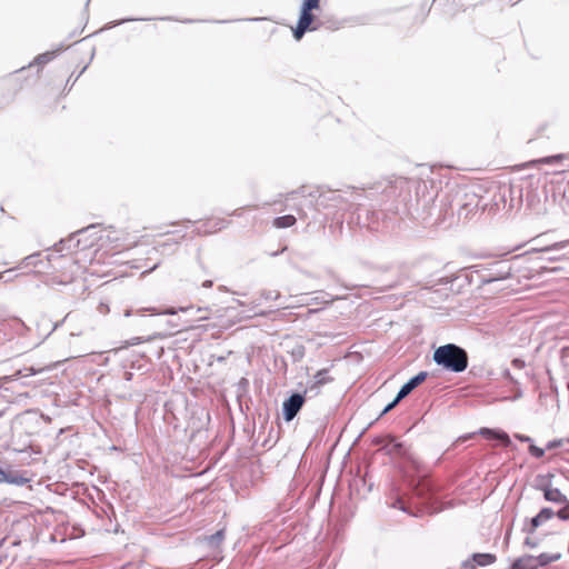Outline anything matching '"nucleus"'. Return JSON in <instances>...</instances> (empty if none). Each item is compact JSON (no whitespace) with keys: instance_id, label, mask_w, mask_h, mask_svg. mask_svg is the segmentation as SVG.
I'll return each mask as SVG.
<instances>
[{"instance_id":"31","label":"nucleus","mask_w":569,"mask_h":569,"mask_svg":"<svg viewBox=\"0 0 569 569\" xmlns=\"http://www.w3.org/2000/svg\"><path fill=\"white\" fill-rule=\"evenodd\" d=\"M178 244V241H173V242H170L169 240L168 241H164L162 243H159L157 249L161 252V253H164L167 248L168 247H171V246H177Z\"/></svg>"},{"instance_id":"20","label":"nucleus","mask_w":569,"mask_h":569,"mask_svg":"<svg viewBox=\"0 0 569 569\" xmlns=\"http://www.w3.org/2000/svg\"><path fill=\"white\" fill-rule=\"evenodd\" d=\"M167 337H168V335H164V333H154L152 336H149L147 339H143L141 337H134V338H131L129 341H127V346H137L142 342H149V341H152L156 339H164Z\"/></svg>"},{"instance_id":"2","label":"nucleus","mask_w":569,"mask_h":569,"mask_svg":"<svg viewBox=\"0 0 569 569\" xmlns=\"http://www.w3.org/2000/svg\"><path fill=\"white\" fill-rule=\"evenodd\" d=\"M433 361L448 371L459 373L468 367V353L463 348L448 343L435 350Z\"/></svg>"},{"instance_id":"24","label":"nucleus","mask_w":569,"mask_h":569,"mask_svg":"<svg viewBox=\"0 0 569 569\" xmlns=\"http://www.w3.org/2000/svg\"><path fill=\"white\" fill-rule=\"evenodd\" d=\"M54 57V52H44V53H41L39 54L36 59H34V63L37 64H46L48 63L50 60H52Z\"/></svg>"},{"instance_id":"25","label":"nucleus","mask_w":569,"mask_h":569,"mask_svg":"<svg viewBox=\"0 0 569 569\" xmlns=\"http://www.w3.org/2000/svg\"><path fill=\"white\" fill-rule=\"evenodd\" d=\"M556 512L551 508H542L540 512L537 515L542 522H546L547 520L551 519Z\"/></svg>"},{"instance_id":"15","label":"nucleus","mask_w":569,"mask_h":569,"mask_svg":"<svg viewBox=\"0 0 569 569\" xmlns=\"http://www.w3.org/2000/svg\"><path fill=\"white\" fill-rule=\"evenodd\" d=\"M561 558L560 552L548 553L543 552L536 557V567H546L551 562L558 561Z\"/></svg>"},{"instance_id":"9","label":"nucleus","mask_w":569,"mask_h":569,"mask_svg":"<svg viewBox=\"0 0 569 569\" xmlns=\"http://www.w3.org/2000/svg\"><path fill=\"white\" fill-rule=\"evenodd\" d=\"M44 371L43 367H24L14 371L12 375L0 377V389L3 388L4 383L13 382L19 379L28 378Z\"/></svg>"},{"instance_id":"39","label":"nucleus","mask_w":569,"mask_h":569,"mask_svg":"<svg viewBox=\"0 0 569 569\" xmlns=\"http://www.w3.org/2000/svg\"><path fill=\"white\" fill-rule=\"evenodd\" d=\"M178 312L177 309L174 308H168L166 309L164 311H161L160 313H163V315H176Z\"/></svg>"},{"instance_id":"6","label":"nucleus","mask_w":569,"mask_h":569,"mask_svg":"<svg viewBox=\"0 0 569 569\" xmlns=\"http://www.w3.org/2000/svg\"><path fill=\"white\" fill-rule=\"evenodd\" d=\"M313 19L312 10L301 7L298 23L293 29V37L297 40H300L308 30L313 31L317 29L316 27H311Z\"/></svg>"},{"instance_id":"10","label":"nucleus","mask_w":569,"mask_h":569,"mask_svg":"<svg viewBox=\"0 0 569 569\" xmlns=\"http://www.w3.org/2000/svg\"><path fill=\"white\" fill-rule=\"evenodd\" d=\"M347 199L340 191H328L319 196L318 204L322 207L343 208Z\"/></svg>"},{"instance_id":"26","label":"nucleus","mask_w":569,"mask_h":569,"mask_svg":"<svg viewBox=\"0 0 569 569\" xmlns=\"http://www.w3.org/2000/svg\"><path fill=\"white\" fill-rule=\"evenodd\" d=\"M529 452H530L531 456H533L537 459H540V458H542L545 456V449L539 448V447H537L535 445H530L529 446Z\"/></svg>"},{"instance_id":"47","label":"nucleus","mask_w":569,"mask_h":569,"mask_svg":"<svg viewBox=\"0 0 569 569\" xmlns=\"http://www.w3.org/2000/svg\"><path fill=\"white\" fill-rule=\"evenodd\" d=\"M69 318H70V313H68V315H67V316L61 320V323H62V322H64V321H67V320H69Z\"/></svg>"},{"instance_id":"45","label":"nucleus","mask_w":569,"mask_h":569,"mask_svg":"<svg viewBox=\"0 0 569 569\" xmlns=\"http://www.w3.org/2000/svg\"><path fill=\"white\" fill-rule=\"evenodd\" d=\"M132 20L133 19H122V20L118 21L117 24H121V23H124L127 21H132ZM113 26H116V23Z\"/></svg>"},{"instance_id":"23","label":"nucleus","mask_w":569,"mask_h":569,"mask_svg":"<svg viewBox=\"0 0 569 569\" xmlns=\"http://www.w3.org/2000/svg\"><path fill=\"white\" fill-rule=\"evenodd\" d=\"M569 248V239L555 242L553 244L546 247L543 251H558Z\"/></svg>"},{"instance_id":"43","label":"nucleus","mask_w":569,"mask_h":569,"mask_svg":"<svg viewBox=\"0 0 569 569\" xmlns=\"http://www.w3.org/2000/svg\"><path fill=\"white\" fill-rule=\"evenodd\" d=\"M212 286V281L211 280H206L203 283H202V287L204 288H210Z\"/></svg>"},{"instance_id":"8","label":"nucleus","mask_w":569,"mask_h":569,"mask_svg":"<svg viewBox=\"0 0 569 569\" xmlns=\"http://www.w3.org/2000/svg\"><path fill=\"white\" fill-rule=\"evenodd\" d=\"M493 553H473L470 558L461 562V569H476L477 567H486L496 561Z\"/></svg>"},{"instance_id":"48","label":"nucleus","mask_w":569,"mask_h":569,"mask_svg":"<svg viewBox=\"0 0 569 569\" xmlns=\"http://www.w3.org/2000/svg\"><path fill=\"white\" fill-rule=\"evenodd\" d=\"M124 316H126V317H130V316H131V310H127V311L124 312Z\"/></svg>"},{"instance_id":"42","label":"nucleus","mask_w":569,"mask_h":569,"mask_svg":"<svg viewBox=\"0 0 569 569\" xmlns=\"http://www.w3.org/2000/svg\"><path fill=\"white\" fill-rule=\"evenodd\" d=\"M522 397V391L519 389L516 395L513 396L512 400L519 399Z\"/></svg>"},{"instance_id":"28","label":"nucleus","mask_w":569,"mask_h":569,"mask_svg":"<svg viewBox=\"0 0 569 569\" xmlns=\"http://www.w3.org/2000/svg\"><path fill=\"white\" fill-rule=\"evenodd\" d=\"M561 520H568L569 519V502L563 506L561 509H559L556 513Z\"/></svg>"},{"instance_id":"46","label":"nucleus","mask_w":569,"mask_h":569,"mask_svg":"<svg viewBox=\"0 0 569 569\" xmlns=\"http://www.w3.org/2000/svg\"><path fill=\"white\" fill-rule=\"evenodd\" d=\"M191 309H192V307H186V308L181 307V308H179L180 311H188V310H191Z\"/></svg>"},{"instance_id":"14","label":"nucleus","mask_w":569,"mask_h":569,"mask_svg":"<svg viewBox=\"0 0 569 569\" xmlns=\"http://www.w3.org/2000/svg\"><path fill=\"white\" fill-rule=\"evenodd\" d=\"M466 198H468V201L463 202L460 206V209L458 211V214L459 216L465 214V218H467L469 216V213H471L478 206V199H477L476 194H471V196L466 194Z\"/></svg>"},{"instance_id":"3","label":"nucleus","mask_w":569,"mask_h":569,"mask_svg":"<svg viewBox=\"0 0 569 569\" xmlns=\"http://www.w3.org/2000/svg\"><path fill=\"white\" fill-rule=\"evenodd\" d=\"M421 182L403 177H395L386 180L383 196L397 202L407 204L412 199V191L419 189Z\"/></svg>"},{"instance_id":"18","label":"nucleus","mask_w":569,"mask_h":569,"mask_svg":"<svg viewBox=\"0 0 569 569\" xmlns=\"http://www.w3.org/2000/svg\"><path fill=\"white\" fill-rule=\"evenodd\" d=\"M223 540L224 529H220L216 533L206 538V541L210 548H219Z\"/></svg>"},{"instance_id":"13","label":"nucleus","mask_w":569,"mask_h":569,"mask_svg":"<svg viewBox=\"0 0 569 569\" xmlns=\"http://www.w3.org/2000/svg\"><path fill=\"white\" fill-rule=\"evenodd\" d=\"M511 569H537L536 557L531 555L522 556L512 562Z\"/></svg>"},{"instance_id":"1","label":"nucleus","mask_w":569,"mask_h":569,"mask_svg":"<svg viewBox=\"0 0 569 569\" xmlns=\"http://www.w3.org/2000/svg\"><path fill=\"white\" fill-rule=\"evenodd\" d=\"M99 232H101L99 226L91 224L76 231L68 239L60 240L59 243L54 244V250L47 256L48 262L51 264L52 269L58 270L59 268H64L66 263L73 267L76 262L61 252L63 250H86L96 246L98 240L101 239Z\"/></svg>"},{"instance_id":"17","label":"nucleus","mask_w":569,"mask_h":569,"mask_svg":"<svg viewBox=\"0 0 569 569\" xmlns=\"http://www.w3.org/2000/svg\"><path fill=\"white\" fill-rule=\"evenodd\" d=\"M297 219L292 214L278 217L273 220V226L278 229L289 228L296 223Z\"/></svg>"},{"instance_id":"30","label":"nucleus","mask_w":569,"mask_h":569,"mask_svg":"<svg viewBox=\"0 0 569 569\" xmlns=\"http://www.w3.org/2000/svg\"><path fill=\"white\" fill-rule=\"evenodd\" d=\"M401 400H398V396L390 402L388 403L385 409L382 410V412L380 413V417L388 413L389 411H391Z\"/></svg>"},{"instance_id":"37","label":"nucleus","mask_w":569,"mask_h":569,"mask_svg":"<svg viewBox=\"0 0 569 569\" xmlns=\"http://www.w3.org/2000/svg\"><path fill=\"white\" fill-rule=\"evenodd\" d=\"M525 545L530 548H536L538 546V542L536 540H532L531 538H526Z\"/></svg>"},{"instance_id":"40","label":"nucleus","mask_w":569,"mask_h":569,"mask_svg":"<svg viewBox=\"0 0 569 569\" xmlns=\"http://www.w3.org/2000/svg\"><path fill=\"white\" fill-rule=\"evenodd\" d=\"M503 376H505L506 378H508L511 382H513V383H516V385L518 383V381H516V380L513 379V377L510 375V371H509V370H506V371L503 372Z\"/></svg>"},{"instance_id":"16","label":"nucleus","mask_w":569,"mask_h":569,"mask_svg":"<svg viewBox=\"0 0 569 569\" xmlns=\"http://www.w3.org/2000/svg\"><path fill=\"white\" fill-rule=\"evenodd\" d=\"M545 499L551 502H563L566 501V497L561 493V491L557 488H545L543 490Z\"/></svg>"},{"instance_id":"33","label":"nucleus","mask_w":569,"mask_h":569,"mask_svg":"<svg viewBox=\"0 0 569 569\" xmlns=\"http://www.w3.org/2000/svg\"><path fill=\"white\" fill-rule=\"evenodd\" d=\"M387 439H388V436L376 437V438H373L372 443L376 446H380V448H381L386 443Z\"/></svg>"},{"instance_id":"21","label":"nucleus","mask_w":569,"mask_h":569,"mask_svg":"<svg viewBox=\"0 0 569 569\" xmlns=\"http://www.w3.org/2000/svg\"><path fill=\"white\" fill-rule=\"evenodd\" d=\"M328 373H329V371L327 369L319 370L313 376V387H320V386H323L325 383L331 381V378L329 377Z\"/></svg>"},{"instance_id":"38","label":"nucleus","mask_w":569,"mask_h":569,"mask_svg":"<svg viewBox=\"0 0 569 569\" xmlns=\"http://www.w3.org/2000/svg\"><path fill=\"white\" fill-rule=\"evenodd\" d=\"M219 224L220 226H218V222H216L213 229L204 230L203 232L207 233V232H213V231H217V230H221L223 228V224H222V222H219Z\"/></svg>"},{"instance_id":"44","label":"nucleus","mask_w":569,"mask_h":569,"mask_svg":"<svg viewBox=\"0 0 569 569\" xmlns=\"http://www.w3.org/2000/svg\"><path fill=\"white\" fill-rule=\"evenodd\" d=\"M28 397H29L28 392L19 393V395H18V400H17V401H20V399H21V398H28Z\"/></svg>"},{"instance_id":"49","label":"nucleus","mask_w":569,"mask_h":569,"mask_svg":"<svg viewBox=\"0 0 569 569\" xmlns=\"http://www.w3.org/2000/svg\"><path fill=\"white\" fill-rule=\"evenodd\" d=\"M204 319H208V317L207 316L199 317V320H204Z\"/></svg>"},{"instance_id":"4","label":"nucleus","mask_w":569,"mask_h":569,"mask_svg":"<svg viewBox=\"0 0 569 569\" xmlns=\"http://www.w3.org/2000/svg\"><path fill=\"white\" fill-rule=\"evenodd\" d=\"M388 456L400 457L412 465L415 469H419V461L410 451L409 447L405 442L397 441L392 436H388L386 443L380 448Z\"/></svg>"},{"instance_id":"22","label":"nucleus","mask_w":569,"mask_h":569,"mask_svg":"<svg viewBox=\"0 0 569 569\" xmlns=\"http://www.w3.org/2000/svg\"><path fill=\"white\" fill-rule=\"evenodd\" d=\"M567 158H568L567 154L559 153V154L541 158V159L537 160L536 162L546 163V164H558L563 159H567Z\"/></svg>"},{"instance_id":"36","label":"nucleus","mask_w":569,"mask_h":569,"mask_svg":"<svg viewBox=\"0 0 569 569\" xmlns=\"http://www.w3.org/2000/svg\"><path fill=\"white\" fill-rule=\"evenodd\" d=\"M515 437L520 440L521 442H531V438L529 436H525V435H515Z\"/></svg>"},{"instance_id":"19","label":"nucleus","mask_w":569,"mask_h":569,"mask_svg":"<svg viewBox=\"0 0 569 569\" xmlns=\"http://www.w3.org/2000/svg\"><path fill=\"white\" fill-rule=\"evenodd\" d=\"M547 450H555V449H563L566 451H569V437L562 438V439H555L546 445Z\"/></svg>"},{"instance_id":"32","label":"nucleus","mask_w":569,"mask_h":569,"mask_svg":"<svg viewBox=\"0 0 569 569\" xmlns=\"http://www.w3.org/2000/svg\"><path fill=\"white\" fill-rule=\"evenodd\" d=\"M39 258V254H31L26 258L27 266H34L37 267V260Z\"/></svg>"},{"instance_id":"34","label":"nucleus","mask_w":569,"mask_h":569,"mask_svg":"<svg viewBox=\"0 0 569 569\" xmlns=\"http://www.w3.org/2000/svg\"><path fill=\"white\" fill-rule=\"evenodd\" d=\"M511 363H512V367L516 369H522L526 366L525 361L521 359H518V358L513 359Z\"/></svg>"},{"instance_id":"7","label":"nucleus","mask_w":569,"mask_h":569,"mask_svg":"<svg viewBox=\"0 0 569 569\" xmlns=\"http://www.w3.org/2000/svg\"><path fill=\"white\" fill-rule=\"evenodd\" d=\"M305 403V397L301 393H292L283 401L282 412L286 421H291L300 411Z\"/></svg>"},{"instance_id":"29","label":"nucleus","mask_w":569,"mask_h":569,"mask_svg":"<svg viewBox=\"0 0 569 569\" xmlns=\"http://www.w3.org/2000/svg\"><path fill=\"white\" fill-rule=\"evenodd\" d=\"M543 522L541 521V519L538 516H535L530 521V528L528 529V532L533 533L535 530Z\"/></svg>"},{"instance_id":"41","label":"nucleus","mask_w":569,"mask_h":569,"mask_svg":"<svg viewBox=\"0 0 569 569\" xmlns=\"http://www.w3.org/2000/svg\"><path fill=\"white\" fill-rule=\"evenodd\" d=\"M279 296V292H276L274 295H272V292H269L268 295H266V299H277Z\"/></svg>"},{"instance_id":"11","label":"nucleus","mask_w":569,"mask_h":569,"mask_svg":"<svg viewBox=\"0 0 569 569\" xmlns=\"http://www.w3.org/2000/svg\"><path fill=\"white\" fill-rule=\"evenodd\" d=\"M427 376L428 373L426 371H420L418 375L409 379L398 391V400L406 398L413 389L426 380Z\"/></svg>"},{"instance_id":"27","label":"nucleus","mask_w":569,"mask_h":569,"mask_svg":"<svg viewBox=\"0 0 569 569\" xmlns=\"http://www.w3.org/2000/svg\"><path fill=\"white\" fill-rule=\"evenodd\" d=\"M320 0H303L301 7L308 8L310 10H316L319 8Z\"/></svg>"},{"instance_id":"35","label":"nucleus","mask_w":569,"mask_h":569,"mask_svg":"<svg viewBox=\"0 0 569 569\" xmlns=\"http://www.w3.org/2000/svg\"><path fill=\"white\" fill-rule=\"evenodd\" d=\"M509 273H510V268H507L506 270H501L499 272V277L498 278H493V280H496V279H503L507 276H509ZM488 281H492V279H489Z\"/></svg>"},{"instance_id":"5","label":"nucleus","mask_w":569,"mask_h":569,"mask_svg":"<svg viewBox=\"0 0 569 569\" xmlns=\"http://www.w3.org/2000/svg\"><path fill=\"white\" fill-rule=\"evenodd\" d=\"M28 482H30V477L27 471L17 470L12 466H0V483L21 487Z\"/></svg>"},{"instance_id":"12","label":"nucleus","mask_w":569,"mask_h":569,"mask_svg":"<svg viewBox=\"0 0 569 569\" xmlns=\"http://www.w3.org/2000/svg\"><path fill=\"white\" fill-rule=\"evenodd\" d=\"M480 435H482L487 439H497L499 440L505 447H508L511 445L510 437L508 433L501 430H495L489 428H482L480 430Z\"/></svg>"}]
</instances>
